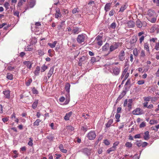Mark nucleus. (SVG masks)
<instances>
[{
    "instance_id": "1",
    "label": "nucleus",
    "mask_w": 159,
    "mask_h": 159,
    "mask_svg": "<svg viewBox=\"0 0 159 159\" xmlns=\"http://www.w3.org/2000/svg\"><path fill=\"white\" fill-rule=\"evenodd\" d=\"M87 36L84 34H79L78 36L76 38V40L79 43H81L83 42H85L87 40Z\"/></svg>"
},
{
    "instance_id": "2",
    "label": "nucleus",
    "mask_w": 159,
    "mask_h": 159,
    "mask_svg": "<svg viewBox=\"0 0 159 159\" xmlns=\"http://www.w3.org/2000/svg\"><path fill=\"white\" fill-rule=\"evenodd\" d=\"M121 44L120 43H116L111 45L110 47V52H111L118 48L119 47L121 46Z\"/></svg>"
},
{
    "instance_id": "3",
    "label": "nucleus",
    "mask_w": 159,
    "mask_h": 159,
    "mask_svg": "<svg viewBox=\"0 0 159 159\" xmlns=\"http://www.w3.org/2000/svg\"><path fill=\"white\" fill-rule=\"evenodd\" d=\"M96 136V134L94 131H91L88 133L87 137L90 140H93L95 139Z\"/></svg>"
},
{
    "instance_id": "4",
    "label": "nucleus",
    "mask_w": 159,
    "mask_h": 159,
    "mask_svg": "<svg viewBox=\"0 0 159 159\" xmlns=\"http://www.w3.org/2000/svg\"><path fill=\"white\" fill-rule=\"evenodd\" d=\"M132 113L134 115H140L143 113V111L140 108H136L132 111Z\"/></svg>"
},
{
    "instance_id": "5",
    "label": "nucleus",
    "mask_w": 159,
    "mask_h": 159,
    "mask_svg": "<svg viewBox=\"0 0 159 159\" xmlns=\"http://www.w3.org/2000/svg\"><path fill=\"white\" fill-rule=\"evenodd\" d=\"M91 149L90 148H84L82 150V152L87 156H89L91 153Z\"/></svg>"
},
{
    "instance_id": "6",
    "label": "nucleus",
    "mask_w": 159,
    "mask_h": 159,
    "mask_svg": "<svg viewBox=\"0 0 159 159\" xmlns=\"http://www.w3.org/2000/svg\"><path fill=\"white\" fill-rule=\"evenodd\" d=\"M125 52L123 50L121 51L119 53V58L120 60L121 61H123L125 59Z\"/></svg>"
},
{
    "instance_id": "7",
    "label": "nucleus",
    "mask_w": 159,
    "mask_h": 159,
    "mask_svg": "<svg viewBox=\"0 0 159 159\" xmlns=\"http://www.w3.org/2000/svg\"><path fill=\"white\" fill-rule=\"evenodd\" d=\"M61 15L60 11L59 8L57 7L56 8V13L55 14V17L57 18L58 17H61Z\"/></svg>"
},
{
    "instance_id": "8",
    "label": "nucleus",
    "mask_w": 159,
    "mask_h": 159,
    "mask_svg": "<svg viewBox=\"0 0 159 159\" xmlns=\"http://www.w3.org/2000/svg\"><path fill=\"white\" fill-rule=\"evenodd\" d=\"M148 15L150 17H157L154 11L152 10H149L148 11Z\"/></svg>"
},
{
    "instance_id": "9",
    "label": "nucleus",
    "mask_w": 159,
    "mask_h": 159,
    "mask_svg": "<svg viewBox=\"0 0 159 159\" xmlns=\"http://www.w3.org/2000/svg\"><path fill=\"white\" fill-rule=\"evenodd\" d=\"M80 31V28L77 27H74L72 30V32L74 34H78Z\"/></svg>"
},
{
    "instance_id": "10",
    "label": "nucleus",
    "mask_w": 159,
    "mask_h": 159,
    "mask_svg": "<svg viewBox=\"0 0 159 159\" xmlns=\"http://www.w3.org/2000/svg\"><path fill=\"white\" fill-rule=\"evenodd\" d=\"M120 71V69L118 67H115L112 69L113 73L116 75H118Z\"/></svg>"
},
{
    "instance_id": "11",
    "label": "nucleus",
    "mask_w": 159,
    "mask_h": 159,
    "mask_svg": "<svg viewBox=\"0 0 159 159\" xmlns=\"http://www.w3.org/2000/svg\"><path fill=\"white\" fill-rule=\"evenodd\" d=\"M144 22L142 23V22L139 20L138 19L136 21V25L138 28H141L143 25V23Z\"/></svg>"
},
{
    "instance_id": "12",
    "label": "nucleus",
    "mask_w": 159,
    "mask_h": 159,
    "mask_svg": "<svg viewBox=\"0 0 159 159\" xmlns=\"http://www.w3.org/2000/svg\"><path fill=\"white\" fill-rule=\"evenodd\" d=\"M111 4V3H107L105 5L104 7V9L106 12H107L109 10Z\"/></svg>"
},
{
    "instance_id": "13",
    "label": "nucleus",
    "mask_w": 159,
    "mask_h": 159,
    "mask_svg": "<svg viewBox=\"0 0 159 159\" xmlns=\"http://www.w3.org/2000/svg\"><path fill=\"white\" fill-rule=\"evenodd\" d=\"M72 114V112L70 111V112L66 113V115L64 117V119L66 120H69V118L71 116Z\"/></svg>"
},
{
    "instance_id": "14",
    "label": "nucleus",
    "mask_w": 159,
    "mask_h": 159,
    "mask_svg": "<svg viewBox=\"0 0 159 159\" xmlns=\"http://www.w3.org/2000/svg\"><path fill=\"white\" fill-rule=\"evenodd\" d=\"M135 22L132 20L129 21L127 23L128 26L129 28H133L135 25Z\"/></svg>"
},
{
    "instance_id": "15",
    "label": "nucleus",
    "mask_w": 159,
    "mask_h": 159,
    "mask_svg": "<svg viewBox=\"0 0 159 159\" xmlns=\"http://www.w3.org/2000/svg\"><path fill=\"white\" fill-rule=\"evenodd\" d=\"M6 98H10V91L8 90H6L3 92Z\"/></svg>"
},
{
    "instance_id": "16",
    "label": "nucleus",
    "mask_w": 159,
    "mask_h": 159,
    "mask_svg": "<svg viewBox=\"0 0 159 159\" xmlns=\"http://www.w3.org/2000/svg\"><path fill=\"white\" fill-rule=\"evenodd\" d=\"M23 63L30 69L32 67V63L30 61H25Z\"/></svg>"
},
{
    "instance_id": "17",
    "label": "nucleus",
    "mask_w": 159,
    "mask_h": 159,
    "mask_svg": "<svg viewBox=\"0 0 159 159\" xmlns=\"http://www.w3.org/2000/svg\"><path fill=\"white\" fill-rule=\"evenodd\" d=\"M54 70V68L53 67H52L51 68L48 74V79L50 78V77L52 75L53 73V71Z\"/></svg>"
},
{
    "instance_id": "18",
    "label": "nucleus",
    "mask_w": 159,
    "mask_h": 159,
    "mask_svg": "<svg viewBox=\"0 0 159 159\" xmlns=\"http://www.w3.org/2000/svg\"><path fill=\"white\" fill-rule=\"evenodd\" d=\"M144 139L145 140H147L149 138V132L147 131L144 133V136L143 137Z\"/></svg>"
},
{
    "instance_id": "19",
    "label": "nucleus",
    "mask_w": 159,
    "mask_h": 159,
    "mask_svg": "<svg viewBox=\"0 0 159 159\" xmlns=\"http://www.w3.org/2000/svg\"><path fill=\"white\" fill-rule=\"evenodd\" d=\"M59 148L60 150L62 152L66 153L67 152V150L63 148V146L62 144H60L59 146Z\"/></svg>"
},
{
    "instance_id": "20",
    "label": "nucleus",
    "mask_w": 159,
    "mask_h": 159,
    "mask_svg": "<svg viewBox=\"0 0 159 159\" xmlns=\"http://www.w3.org/2000/svg\"><path fill=\"white\" fill-rule=\"evenodd\" d=\"M70 84L69 83H67L66 84L65 89L68 93H69L70 92Z\"/></svg>"
},
{
    "instance_id": "21",
    "label": "nucleus",
    "mask_w": 159,
    "mask_h": 159,
    "mask_svg": "<svg viewBox=\"0 0 159 159\" xmlns=\"http://www.w3.org/2000/svg\"><path fill=\"white\" fill-rule=\"evenodd\" d=\"M109 46V43H106L102 47V50L104 51H107L108 48Z\"/></svg>"
},
{
    "instance_id": "22",
    "label": "nucleus",
    "mask_w": 159,
    "mask_h": 159,
    "mask_svg": "<svg viewBox=\"0 0 159 159\" xmlns=\"http://www.w3.org/2000/svg\"><path fill=\"white\" fill-rule=\"evenodd\" d=\"M113 120L112 119H110V120H109L108 122L106 125V127L107 128L110 127L111 125L113 123Z\"/></svg>"
},
{
    "instance_id": "23",
    "label": "nucleus",
    "mask_w": 159,
    "mask_h": 159,
    "mask_svg": "<svg viewBox=\"0 0 159 159\" xmlns=\"http://www.w3.org/2000/svg\"><path fill=\"white\" fill-rule=\"evenodd\" d=\"M115 148L113 147V146L109 148L107 151V152L108 153H110L111 152L114 151L116 150Z\"/></svg>"
},
{
    "instance_id": "24",
    "label": "nucleus",
    "mask_w": 159,
    "mask_h": 159,
    "mask_svg": "<svg viewBox=\"0 0 159 159\" xmlns=\"http://www.w3.org/2000/svg\"><path fill=\"white\" fill-rule=\"evenodd\" d=\"M38 103V100H35L34 103L32 105V107L34 109H35L37 106V104Z\"/></svg>"
},
{
    "instance_id": "25",
    "label": "nucleus",
    "mask_w": 159,
    "mask_h": 159,
    "mask_svg": "<svg viewBox=\"0 0 159 159\" xmlns=\"http://www.w3.org/2000/svg\"><path fill=\"white\" fill-rule=\"evenodd\" d=\"M57 43V42L55 41H54L52 43H48V45L51 48H53L55 47Z\"/></svg>"
},
{
    "instance_id": "26",
    "label": "nucleus",
    "mask_w": 159,
    "mask_h": 159,
    "mask_svg": "<svg viewBox=\"0 0 159 159\" xmlns=\"http://www.w3.org/2000/svg\"><path fill=\"white\" fill-rule=\"evenodd\" d=\"M40 68L39 66H37L36 68V70L35 71L34 74L35 75H38L40 70Z\"/></svg>"
},
{
    "instance_id": "27",
    "label": "nucleus",
    "mask_w": 159,
    "mask_h": 159,
    "mask_svg": "<svg viewBox=\"0 0 159 159\" xmlns=\"http://www.w3.org/2000/svg\"><path fill=\"white\" fill-rule=\"evenodd\" d=\"M25 2L26 0H19V2L18 3V6L19 7L21 6L23 3Z\"/></svg>"
},
{
    "instance_id": "28",
    "label": "nucleus",
    "mask_w": 159,
    "mask_h": 159,
    "mask_svg": "<svg viewBox=\"0 0 159 159\" xmlns=\"http://www.w3.org/2000/svg\"><path fill=\"white\" fill-rule=\"evenodd\" d=\"M35 2L34 1H31V2L30 3V4H29L30 7V8H32L35 5Z\"/></svg>"
},
{
    "instance_id": "29",
    "label": "nucleus",
    "mask_w": 159,
    "mask_h": 159,
    "mask_svg": "<svg viewBox=\"0 0 159 159\" xmlns=\"http://www.w3.org/2000/svg\"><path fill=\"white\" fill-rule=\"evenodd\" d=\"M127 8V7L125 5H123L122 6L120 10L119 11L122 12Z\"/></svg>"
},
{
    "instance_id": "30",
    "label": "nucleus",
    "mask_w": 159,
    "mask_h": 159,
    "mask_svg": "<svg viewBox=\"0 0 159 159\" xmlns=\"http://www.w3.org/2000/svg\"><path fill=\"white\" fill-rule=\"evenodd\" d=\"M116 27V24L115 22H113L112 23H111L110 26V28H111L112 29H115Z\"/></svg>"
},
{
    "instance_id": "31",
    "label": "nucleus",
    "mask_w": 159,
    "mask_h": 159,
    "mask_svg": "<svg viewBox=\"0 0 159 159\" xmlns=\"http://www.w3.org/2000/svg\"><path fill=\"white\" fill-rule=\"evenodd\" d=\"M41 121L39 119H37L34 122L33 124L34 126H38L39 125V123Z\"/></svg>"
},
{
    "instance_id": "32",
    "label": "nucleus",
    "mask_w": 159,
    "mask_h": 159,
    "mask_svg": "<svg viewBox=\"0 0 159 159\" xmlns=\"http://www.w3.org/2000/svg\"><path fill=\"white\" fill-rule=\"evenodd\" d=\"M137 41V39L136 37H134L132 38L131 40L130 41V42L131 43H136Z\"/></svg>"
},
{
    "instance_id": "33",
    "label": "nucleus",
    "mask_w": 159,
    "mask_h": 159,
    "mask_svg": "<svg viewBox=\"0 0 159 159\" xmlns=\"http://www.w3.org/2000/svg\"><path fill=\"white\" fill-rule=\"evenodd\" d=\"M144 47L145 49L148 51V52L149 54L150 52H149V48L148 44L147 43H145L144 44Z\"/></svg>"
},
{
    "instance_id": "34",
    "label": "nucleus",
    "mask_w": 159,
    "mask_h": 159,
    "mask_svg": "<svg viewBox=\"0 0 159 159\" xmlns=\"http://www.w3.org/2000/svg\"><path fill=\"white\" fill-rule=\"evenodd\" d=\"M48 67L47 66H46L45 65H43L41 67V72H43Z\"/></svg>"
},
{
    "instance_id": "35",
    "label": "nucleus",
    "mask_w": 159,
    "mask_h": 159,
    "mask_svg": "<svg viewBox=\"0 0 159 159\" xmlns=\"http://www.w3.org/2000/svg\"><path fill=\"white\" fill-rule=\"evenodd\" d=\"M128 107L129 108H131V103H132L133 101L132 99H129L128 101Z\"/></svg>"
},
{
    "instance_id": "36",
    "label": "nucleus",
    "mask_w": 159,
    "mask_h": 159,
    "mask_svg": "<svg viewBox=\"0 0 159 159\" xmlns=\"http://www.w3.org/2000/svg\"><path fill=\"white\" fill-rule=\"evenodd\" d=\"M12 75L9 73H8L7 74V78L10 80L12 79Z\"/></svg>"
},
{
    "instance_id": "37",
    "label": "nucleus",
    "mask_w": 159,
    "mask_h": 159,
    "mask_svg": "<svg viewBox=\"0 0 159 159\" xmlns=\"http://www.w3.org/2000/svg\"><path fill=\"white\" fill-rule=\"evenodd\" d=\"M32 80L31 79H29L26 82V83H25L26 85L27 86H29L30 85V83L32 82Z\"/></svg>"
},
{
    "instance_id": "38",
    "label": "nucleus",
    "mask_w": 159,
    "mask_h": 159,
    "mask_svg": "<svg viewBox=\"0 0 159 159\" xmlns=\"http://www.w3.org/2000/svg\"><path fill=\"white\" fill-rule=\"evenodd\" d=\"M9 4L7 2H5L4 5V6L5 7L7 10L9 9Z\"/></svg>"
},
{
    "instance_id": "39",
    "label": "nucleus",
    "mask_w": 159,
    "mask_h": 159,
    "mask_svg": "<svg viewBox=\"0 0 159 159\" xmlns=\"http://www.w3.org/2000/svg\"><path fill=\"white\" fill-rule=\"evenodd\" d=\"M67 129L68 130L70 131H73L74 130V128L71 126H67Z\"/></svg>"
},
{
    "instance_id": "40",
    "label": "nucleus",
    "mask_w": 159,
    "mask_h": 159,
    "mask_svg": "<svg viewBox=\"0 0 159 159\" xmlns=\"http://www.w3.org/2000/svg\"><path fill=\"white\" fill-rule=\"evenodd\" d=\"M29 139H30V141H29V142L28 143V144L29 146H32L33 145V143L32 142L33 141V139L31 138H30Z\"/></svg>"
},
{
    "instance_id": "41",
    "label": "nucleus",
    "mask_w": 159,
    "mask_h": 159,
    "mask_svg": "<svg viewBox=\"0 0 159 159\" xmlns=\"http://www.w3.org/2000/svg\"><path fill=\"white\" fill-rule=\"evenodd\" d=\"M125 145L126 147L130 148L132 146V144L131 143L127 142L125 143Z\"/></svg>"
},
{
    "instance_id": "42",
    "label": "nucleus",
    "mask_w": 159,
    "mask_h": 159,
    "mask_svg": "<svg viewBox=\"0 0 159 159\" xmlns=\"http://www.w3.org/2000/svg\"><path fill=\"white\" fill-rule=\"evenodd\" d=\"M78 8H74L72 10V13L74 14L76 13V12H78L79 11V10H78Z\"/></svg>"
},
{
    "instance_id": "43",
    "label": "nucleus",
    "mask_w": 159,
    "mask_h": 159,
    "mask_svg": "<svg viewBox=\"0 0 159 159\" xmlns=\"http://www.w3.org/2000/svg\"><path fill=\"white\" fill-rule=\"evenodd\" d=\"M120 117V114H118V113H117L115 116V117L116 119H117V122H119V118Z\"/></svg>"
},
{
    "instance_id": "44",
    "label": "nucleus",
    "mask_w": 159,
    "mask_h": 159,
    "mask_svg": "<svg viewBox=\"0 0 159 159\" xmlns=\"http://www.w3.org/2000/svg\"><path fill=\"white\" fill-rule=\"evenodd\" d=\"M156 17H153L150 20V21L152 23H155L157 20Z\"/></svg>"
},
{
    "instance_id": "45",
    "label": "nucleus",
    "mask_w": 159,
    "mask_h": 159,
    "mask_svg": "<svg viewBox=\"0 0 159 159\" xmlns=\"http://www.w3.org/2000/svg\"><path fill=\"white\" fill-rule=\"evenodd\" d=\"M143 98L145 101H149L150 99L151 98V97L150 96H149L148 97H144Z\"/></svg>"
},
{
    "instance_id": "46",
    "label": "nucleus",
    "mask_w": 159,
    "mask_h": 159,
    "mask_svg": "<svg viewBox=\"0 0 159 159\" xmlns=\"http://www.w3.org/2000/svg\"><path fill=\"white\" fill-rule=\"evenodd\" d=\"M157 123V121L155 120H151L149 121V123L151 125H153L154 124Z\"/></svg>"
},
{
    "instance_id": "47",
    "label": "nucleus",
    "mask_w": 159,
    "mask_h": 159,
    "mask_svg": "<svg viewBox=\"0 0 159 159\" xmlns=\"http://www.w3.org/2000/svg\"><path fill=\"white\" fill-rule=\"evenodd\" d=\"M115 13V11L113 10H112L110 11V12L109 13V15L110 16H112Z\"/></svg>"
},
{
    "instance_id": "48",
    "label": "nucleus",
    "mask_w": 159,
    "mask_h": 159,
    "mask_svg": "<svg viewBox=\"0 0 159 159\" xmlns=\"http://www.w3.org/2000/svg\"><path fill=\"white\" fill-rule=\"evenodd\" d=\"M119 142H118V141H117V142H115L113 144V147H114V148H115L116 149V146H118V144H119Z\"/></svg>"
},
{
    "instance_id": "49",
    "label": "nucleus",
    "mask_w": 159,
    "mask_h": 159,
    "mask_svg": "<svg viewBox=\"0 0 159 159\" xmlns=\"http://www.w3.org/2000/svg\"><path fill=\"white\" fill-rule=\"evenodd\" d=\"M32 91L34 94H37L38 91L34 88L32 89Z\"/></svg>"
},
{
    "instance_id": "50",
    "label": "nucleus",
    "mask_w": 159,
    "mask_h": 159,
    "mask_svg": "<svg viewBox=\"0 0 159 159\" xmlns=\"http://www.w3.org/2000/svg\"><path fill=\"white\" fill-rule=\"evenodd\" d=\"M155 49L157 50H159V43H156V45L155 47Z\"/></svg>"
},
{
    "instance_id": "51",
    "label": "nucleus",
    "mask_w": 159,
    "mask_h": 159,
    "mask_svg": "<svg viewBox=\"0 0 159 159\" xmlns=\"http://www.w3.org/2000/svg\"><path fill=\"white\" fill-rule=\"evenodd\" d=\"M103 143L106 145H108L110 144V142L107 139L104 140Z\"/></svg>"
},
{
    "instance_id": "52",
    "label": "nucleus",
    "mask_w": 159,
    "mask_h": 159,
    "mask_svg": "<svg viewBox=\"0 0 159 159\" xmlns=\"http://www.w3.org/2000/svg\"><path fill=\"white\" fill-rule=\"evenodd\" d=\"M15 68V67H12L11 66H8L7 67V69L10 70H13Z\"/></svg>"
},
{
    "instance_id": "53",
    "label": "nucleus",
    "mask_w": 159,
    "mask_h": 159,
    "mask_svg": "<svg viewBox=\"0 0 159 159\" xmlns=\"http://www.w3.org/2000/svg\"><path fill=\"white\" fill-rule=\"evenodd\" d=\"M102 38V36H99V35H98V36H97L96 37V38L95 39V40H97L98 41H101V40H101Z\"/></svg>"
},
{
    "instance_id": "54",
    "label": "nucleus",
    "mask_w": 159,
    "mask_h": 159,
    "mask_svg": "<svg viewBox=\"0 0 159 159\" xmlns=\"http://www.w3.org/2000/svg\"><path fill=\"white\" fill-rule=\"evenodd\" d=\"M140 56L141 57H144L145 56V53L144 51L143 50H142L141 51V54H140Z\"/></svg>"
},
{
    "instance_id": "55",
    "label": "nucleus",
    "mask_w": 159,
    "mask_h": 159,
    "mask_svg": "<svg viewBox=\"0 0 159 159\" xmlns=\"http://www.w3.org/2000/svg\"><path fill=\"white\" fill-rule=\"evenodd\" d=\"M144 36H141L139 39V40L140 43H141L144 40Z\"/></svg>"
},
{
    "instance_id": "56",
    "label": "nucleus",
    "mask_w": 159,
    "mask_h": 159,
    "mask_svg": "<svg viewBox=\"0 0 159 159\" xmlns=\"http://www.w3.org/2000/svg\"><path fill=\"white\" fill-rule=\"evenodd\" d=\"M133 54L135 56H136L138 55V52H137V50L136 49H134L133 50Z\"/></svg>"
},
{
    "instance_id": "57",
    "label": "nucleus",
    "mask_w": 159,
    "mask_h": 159,
    "mask_svg": "<svg viewBox=\"0 0 159 159\" xmlns=\"http://www.w3.org/2000/svg\"><path fill=\"white\" fill-rule=\"evenodd\" d=\"M31 46V45L27 46V48H26V50L27 51H31L32 49V48Z\"/></svg>"
},
{
    "instance_id": "58",
    "label": "nucleus",
    "mask_w": 159,
    "mask_h": 159,
    "mask_svg": "<svg viewBox=\"0 0 159 159\" xmlns=\"http://www.w3.org/2000/svg\"><path fill=\"white\" fill-rule=\"evenodd\" d=\"M144 83V81L143 80H139L138 82V84L139 85L143 84Z\"/></svg>"
},
{
    "instance_id": "59",
    "label": "nucleus",
    "mask_w": 159,
    "mask_h": 159,
    "mask_svg": "<svg viewBox=\"0 0 159 159\" xmlns=\"http://www.w3.org/2000/svg\"><path fill=\"white\" fill-rule=\"evenodd\" d=\"M135 144L139 147H140L141 146H142V143L141 142H137Z\"/></svg>"
},
{
    "instance_id": "60",
    "label": "nucleus",
    "mask_w": 159,
    "mask_h": 159,
    "mask_svg": "<svg viewBox=\"0 0 159 159\" xmlns=\"http://www.w3.org/2000/svg\"><path fill=\"white\" fill-rule=\"evenodd\" d=\"M19 12L18 11H16L14 12V15L15 16H17L18 17L19 16Z\"/></svg>"
},
{
    "instance_id": "61",
    "label": "nucleus",
    "mask_w": 159,
    "mask_h": 159,
    "mask_svg": "<svg viewBox=\"0 0 159 159\" xmlns=\"http://www.w3.org/2000/svg\"><path fill=\"white\" fill-rule=\"evenodd\" d=\"M126 94V92L125 91H123L120 94L121 98H122L123 96H124Z\"/></svg>"
},
{
    "instance_id": "62",
    "label": "nucleus",
    "mask_w": 159,
    "mask_h": 159,
    "mask_svg": "<svg viewBox=\"0 0 159 159\" xmlns=\"http://www.w3.org/2000/svg\"><path fill=\"white\" fill-rule=\"evenodd\" d=\"M39 55L40 56H42L44 54V52L41 50H39Z\"/></svg>"
},
{
    "instance_id": "63",
    "label": "nucleus",
    "mask_w": 159,
    "mask_h": 159,
    "mask_svg": "<svg viewBox=\"0 0 159 159\" xmlns=\"http://www.w3.org/2000/svg\"><path fill=\"white\" fill-rule=\"evenodd\" d=\"M145 126V124L144 122H142L140 125V128L144 127Z\"/></svg>"
},
{
    "instance_id": "64",
    "label": "nucleus",
    "mask_w": 159,
    "mask_h": 159,
    "mask_svg": "<svg viewBox=\"0 0 159 159\" xmlns=\"http://www.w3.org/2000/svg\"><path fill=\"white\" fill-rule=\"evenodd\" d=\"M134 137L135 139L140 138H141V135L140 134H136L134 136Z\"/></svg>"
}]
</instances>
